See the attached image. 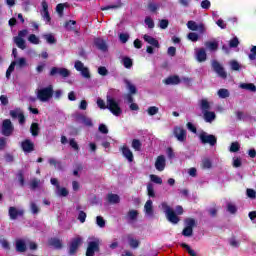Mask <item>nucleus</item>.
Segmentation results:
<instances>
[{
	"instance_id": "obj_1",
	"label": "nucleus",
	"mask_w": 256,
	"mask_h": 256,
	"mask_svg": "<svg viewBox=\"0 0 256 256\" xmlns=\"http://www.w3.org/2000/svg\"><path fill=\"white\" fill-rule=\"evenodd\" d=\"M162 209L166 215V219L173 225H177V223L181 221V218L177 216V213H175V210L170 206H168L166 202L162 203Z\"/></svg>"
},
{
	"instance_id": "obj_2",
	"label": "nucleus",
	"mask_w": 256,
	"mask_h": 256,
	"mask_svg": "<svg viewBox=\"0 0 256 256\" xmlns=\"http://www.w3.org/2000/svg\"><path fill=\"white\" fill-rule=\"evenodd\" d=\"M53 93V85H49L48 87L38 90L37 99L42 101V103H46V101H49V99L53 97Z\"/></svg>"
},
{
	"instance_id": "obj_3",
	"label": "nucleus",
	"mask_w": 256,
	"mask_h": 256,
	"mask_svg": "<svg viewBox=\"0 0 256 256\" xmlns=\"http://www.w3.org/2000/svg\"><path fill=\"white\" fill-rule=\"evenodd\" d=\"M101 251V240L99 238H94V240L88 242L86 248V256H95V253Z\"/></svg>"
},
{
	"instance_id": "obj_4",
	"label": "nucleus",
	"mask_w": 256,
	"mask_h": 256,
	"mask_svg": "<svg viewBox=\"0 0 256 256\" xmlns=\"http://www.w3.org/2000/svg\"><path fill=\"white\" fill-rule=\"evenodd\" d=\"M184 223L186 226L182 230L183 237H193V229L197 227V221L195 218H186Z\"/></svg>"
},
{
	"instance_id": "obj_5",
	"label": "nucleus",
	"mask_w": 256,
	"mask_h": 256,
	"mask_svg": "<svg viewBox=\"0 0 256 256\" xmlns=\"http://www.w3.org/2000/svg\"><path fill=\"white\" fill-rule=\"evenodd\" d=\"M199 139L203 145H210V147H215L217 145V137L213 134H207V132L202 131L199 134Z\"/></svg>"
},
{
	"instance_id": "obj_6",
	"label": "nucleus",
	"mask_w": 256,
	"mask_h": 256,
	"mask_svg": "<svg viewBox=\"0 0 256 256\" xmlns=\"http://www.w3.org/2000/svg\"><path fill=\"white\" fill-rule=\"evenodd\" d=\"M14 131H15V126H13V122H11V119L3 120L2 128H1L2 135H4V137H11Z\"/></svg>"
},
{
	"instance_id": "obj_7",
	"label": "nucleus",
	"mask_w": 256,
	"mask_h": 256,
	"mask_svg": "<svg viewBox=\"0 0 256 256\" xmlns=\"http://www.w3.org/2000/svg\"><path fill=\"white\" fill-rule=\"evenodd\" d=\"M63 77V79H67V77H70L71 71L67 68H59V67H52L49 72L50 77H57V76Z\"/></svg>"
},
{
	"instance_id": "obj_8",
	"label": "nucleus",
	"mask_w": 256,
	"mask_h": 256,
	"mask_svg": "<svg viewBox=\"0 0 256 256\" xmlns=\"http://www.w3.org/2000/svg\"><path fill=\"white\" fill-rule=\"evenodd\" d=\"M107 109L111 111L116 117H119L121 113H123V110H121V107L119 106V103L115 101L113 98L107 99Z\"/></svg>"
},
{
	"instance_id": "obj_9",
	"label": "nucleus",
	"mask_w": 256,
	"mask_h": 256,
	"mask_svg": "<svg viewBox=\"0 0 256 256\" xmlns=\"http://www.w3.org/2000/svg\"><path fill=\"white\" fill-rule=\"evenodd\" d=\"M74 69H76V71H79L84 79H91V72L89 71V68L85 67V64H83L81 60H77L75 62Z\"/></svg>"
},
{
	"instance_id": "obj_10",
	"label": "nucleus",
	"mask_w": 256,
	"mask_h": 256,
	"mask_svg": "<svg viewBox=\"0 0 256 256\" xmlns=\"http://www.w3.org/2000/svg\"><path fill=\"white\" fill-rule=\"evenodd\" d=\"M173 135L176 137L177 141H180V143H185V141H187V130L181 126L174 127Z\"/></svg>"
},
{
	"instance_id": "obj_11",
	"label": "nucleus",
	"mask_w": 256,
	"mask_h": 256,
	"mask_svg": "<svg viewBox=\"0 0 256 256\" xmlns=\"http://www.w3.org/2000/svg\"><path fill=\"white\" fill-rule=\"evenodd\" d=\"M81 243H83V239L81 237L72 239L68 251L69 255H77V251L79 250Z\"/></svg>"
},
{
	"instance_id": "obj_12",
	"label": "nucleus",
	"mask_w": 256,
	"mask_h": 256,
	"mask_svg": "<svg viewBox=\"0 0 256 256\" xmlns=\"http://www.w3.org/2000/svg\"><path fill=\"white\" fill-rule=\"evenodd\" d=\"M212 69L222 79H225L227 77V72L225 71V68L221 66V63H219V61L217 60L212 61Z\"/></svg>"
},
{
	"instance_id": "obj_13",
	"label": "nucleus",
	"mask_w": 256,
	"mask_h": 256,
	"mask_svg": "<svg viewBox=\"0 0 256 256\" xmlns=\"http://www.w3.org/2000/svg\"><path fill=\"white\" fill-rule=\"evenodd\" d=\"M187 27L190 31H198V33H205V24L200 23L197 24V22L190 20L187 22Z\"/></svg>"
},
{
	"instance_id": "obj_14",
	"label": "nucleus",
	"mask_w": 256,
	"mask_h": 256,
	"mask_svg": "<svg viewBox=\"0 0 256 256\" xmlns=\"http://www.w3.org/2000/svg\"><path fill=\"white\" fill-rule=\"evenodd\" d=\"M21 149L25 153H33V151H35V143L30 139H25L21 142Z\"/></svg>"
},
{
	"instance_id": "obj_15",
	"label": "nucleus",
	"mask_w": 256,
	"mask_h": 256,
	"mask_svg": "<svg viewBox=\"0 0 256 256\" xmlns=\"http://www.w3.org/2000/svg\"><path fill=\"white\" fill-rule=\"evenodd\" d=\"M25 212L23 210H18L16 207L11 206L8 210V215L12 221L19 219V217H23Z\"/></svg>"
},
{
	"instance_id": "obj_16",
	"label": "nucleus",
	"mask_w": 256,
	"mask_h": 256,
	"mask_svg": "<svg viewBox=\"0 0 256 256\" xmlns=\"http://www.w3.org/2000/svg\"><path fill=\"white\" fill-rule=\"evenodd\" d=\"M121 151H122L123 157H125L129 161V163H133L134 157L131 149H129L127 145H124L121 147Z\"/></svg>"
},
{
	"instance_id": "obj_17",
	"label": "nucleus",
	"mask_w": 256,
	"mask_h": 256,
	"mask_svg": "<svg viewBox=\"0 0 256 256\" xmlns=\"http://www.w3.org/2000/svg\"><path fill=\"white\" fill-rule=\"evenodd\" d=\"M165 166H166L165 156L163 155L158 156L155 162V168L157 169V171H165Z\"/></svg>"
},
{
	"instance_id": "obj_18",
	"label": "nucleus",
	"mask_w": 256,
	"mask_h": 256,
	"mask_svg": "<svg viewBox=\"0 0 256 256\" xmlns=\"http://www.w3.org/2000/svg\"><path fill=\"white\" fill-rule=\"evenodd\" d=\"M42 11H43V18L46 20L47 23H51V15H49V4L47 1H42Z\"/></svg>"
},
{
	"instance_id": "obj_19",
	"label": "nucleus",
	"mask_w": 256,
	"mask_h": 256,
	"mask_svg": "<svg viewBox=\"0 0 256 256\" xmlns=\"http://www.w3.org/2000/svg\"><path fill=\"white\" fill-rule=\"evenodd\" d=\"M15 249L17 253H25L27 251V244L24 240L18 239L15 243Z\"/></svg>"
},
{
	"instance_id": "obj_20",
	"label": "nucleus",
	"mask_w": 256,
	"mask_h": 256,
	"mask_svg": "<svg viewBox=\"0 0 256 256\" xmlns=\"http://www.w3.org/2000/svg\"><path fill=\"white\" fill-rule=\"evenodd\" d=\"M144 41H146V43H149V45H152V47H155L156 49H159V47H161V45L159 44V40L155 39L152 36L149 35H144L143 36Z\"/></svg>"
},
{
	"instance_id": "obj_21",
	"label": "nucleus",
	"mask_w": 256,
	"mask_h": 256,
	"mask_svg": "<svg viewBox=\"0 0 256 256\" xmlns=\"http://www.w3.org/2000/svg\"><path fill=\"white\" fill-rule=\"evenodd\" d=\"M48 245L55 249H63V242H61L59 238H50L48 240Z\"/></svg>"
},
{
	"instance_id": "obj_22",
	"label": "nucleus",
	"mask_w": 256,
	"mask_h": 256,
	"mask_svg": "<svg viewBox=\"0 0 256 256\" xmlns=\"http://www.w3.org/2000/svg\"><path fill=\"white\" fill-rule=\"evenodd\" d=\"M164 83L165 85H179V83H181V78L177 75L169 76L164 80Z\"/></svg>"
},
{
	"instance_id": "obj_23",
	"label": "nucleus",
	"mask_w": 256,
	"mask_h": 256,
	"mask_svg": "<svg viewBox=\"0 0 256 256\" xmlns=\"http://www.w3.org/2000/svg\"><path fill=\"white\" fill-rule=\"evenodd\" d=\"M196 59L199 63H203V62L207 61V52L205 51L204 48H200L196 52Z\"/></svg>"
},
{
	"instance_id": "obj_24",
	"label": "nucleus",
	"mask_w": 256,
	"mask_h": 256,
	"mask_svg": "<svg viewBox=\"0 0 256 256\" xmlns=\"http://www.w3.org/2000/svg\"><path fill=\"white\" fill-rule=\"evenodd\" d=\"M144 211L148 217H153L154 211H153V201L148 200L144 205Z\"/></svg>"
},
{
	"instance_id": "obj_25",
	"label": "nucleus",
	"mask_w": 256,
	"mask_h": 256,
	"mask_svg": "<svg viewBox=\"0 0 256 256\" xmlns=\"http://www.w3.org/2000/svg\"><path fill=\"white\" fill-rule=\"evenodd\" d=\"M108 203L111 205H117V203H121V198L117 194L109 193L107 195Z\"/></svg>"
},
{
	"instance_id": "obj_26",
	"label": "nucleus",
	"mask_w": 256,
	"mask_h": 256,
	"mask_svg": "<svg viewBox=\"0 0 256 256\" xmlns=\"http://www.w3.org/2000/svg\"><path fill=\"white\" fill-rule=\"evenodd\" d=\"M39 131H41V128H39V123L33 122L30 126V133L32 137H38Z\"/></svg>"
},
{
	"instance_id": "obj_27",
	"label": "nucleus",
	"mask_w": 256,
	"mask_h": 256,
	"mask_svg": "<svg viewBox=\"0 0 256 256\" xmlns=\"http://www.w3.org/2000/svg\"><path fill=\"white\" fill-rule=\"evenodd\" d=\"M124 83L129 91V95H136L137 93V87L131 83V81L125 79Z\"/></svg>"
},
{
	"instance_id": "obj_28",
	"label": "nucleus",
	"mask_w": 256,
	"mask_h": 256,
	"mask_svg": "<svg viewBox=\"0 0 256 256\" xmlns=\"http://www.w3.org/2000/svg\"><path fill=\"white\" fill-rule=\"evenodd\" d=\"M94 45L97 49H100V51H107V43H105L104 40H101V38L95 39Z\"/></svg>"
},
{
	"instance_id": "obj_29",
	"label": "nucleus",
	"mask_w": 256,
	"mask_h": 256,
	"mask_svg": "<svg viewBox=\"0 0 256 256\" xmlns=\"http://www.w3.org/2000/svg\"><path fill=\"white\" fill-rule=\"evenodd\" d=\"M137 217H139V211L137 210H129L126 215L128 221H137Z\"/></svg>"
},
{
	"instance_id": "obj_30",
	"label": "nucleus",
	"mask_w": 256,
	"mask_h": 256,
	"mask_svg": "<svg viewBox=\"0 0 256 256\" xmlns=\"http://www.w3.org/2000/svg\"><path fill=\"white\" fill-rule=\"evenodd\" d=\"M240 89H245L251 93H256V86L253 83H242L240 84Z\"/></svg>"
},
{
	"instance_id": "obj_31",
	"label": "nucleus",
	"mask_w": 256,
	"mask_h": 256,
	"mask_svg": "<svg viewBox=\"0 0 256 256\" xmlns=\"http://www.w3.org/2000/svg\"><path fill=\"white\" fill-rule=\"evenodd\" d=\"M78 119L82 121V123L85 124L86 127H93V120H91V118L81 114L78 116Z\"/></svg>"
},
{
	"instance_id": "obj_32",
	"label": "nucleus",
	"mask_w": 256,
	"mask_h": 256,
	"mask_svg": "<svg viewBox=\"0 0 256 256\" xmlns=\"http://www.w3.org/2000/svg\"><path fill=\"white\" fill-rule=\"evenodd\" d=\"M204 119L206 121V123H212V121H215V112H211V111H207V112H204Z\"/></svg>"
},
{
	"instance_id": "obj_33",
	"label": "nucleus",
	"mask_w": 256,
	"mask_h": 256,
	"mask_svg": "<svg viewBox=\"0 0 256 256\" xmlns=\"http://www.w3.org/2000/svg\"><path fill=\"white\" fill-rule=\"evenodd\" d=\"M205 47L210 51H217V49H219V43L215 41H207L205 42Z\"/></svg>"
},
{
	"instance_id": "obj_34",
	"label": "nucleus",
	"mask_w": 256,
	"mask_h": 256,
	"mask_svg": "<svg viewBox=\"0 0 256 256\" xmlns=\"http://www.w3.org/2000/svg\"><path fill=\"white\" fill-rule=\"evenodd\" d=\"M200 108L203 113H206L207 111H209V109H211V105L209 104V101H207V99H202L200 101Z\"/></svg>"
},
{
	"instance_id": "obj_35",
	"label": "nucleus",
	"mask_w": 256,
	"mask_h": 256,
	"mask_svg": "<svg viewBox=\"0 0 256 256\" xmlns=\"http://www.w3.org/2000/svg\"><path fill=\"white\" fill-rule=\"evenodd\" d=\"M14 43L17 45V47L19 48V49H26V45H25V40L23 39V38H21V37H15L14 38Z\"/></svg>"
},
{
	"instance_id": "obj_36",
	"label": "nucleus",
	"mask_w": 256,
	"mask_h": 256,
	"mask_svg": "<svg viewBox=\"0 0 256 256\" xmlns=\"http://www.w3.org/2000/svg\"><path fill=\"white\" fill-rule=\"evenodd\" d=\"M75 25H77V21H75V20H69V21L65 22L64 27H65L68 31H75Z\"/></svg>"
},
{
	"instance_id": "obj_37",
	"label": "nucleus",
	"mask_w": 256,
	"mask_h": 256,
	"mask_svg": "<svg viewBox=\"0 0 256 256\" xmlns=\"http://www.w3.org/2000/svg\"><path fill=\"white\" fill-rule=\"evenodd\" d=\"M122 63L124 65L125 69H131V67H133V60L127 56H125L122 59Z\"/></svg>"
},
{
	"instance_id": "obj_38",
	"label": "nucleus",
	"mask_w": 256,
	"mask_h": 256,
	"mask_svg": "<svg viewBox=\"0 0 256 256\" xmlns=\"http://www.w3.org/2000/svg\"><path fill=\"white\" fill-rule=\"evenodd\" d=\"M180 247H182V249H186L187 253L190 256H197V253H195V250L191 249V246H189L187 243H181Z\"/></svg>"
},
{
	"instance_id": "obj_39",
	"label": "nucleus",
	"mask_w": 256,
	"mask_h": 256,
	"mask_svg": "<svg viewBox=\"0 0 256 256\" xmlns=\"http://www.w3.org/2000/svg\"><path fill=\"white\" fill-rule=\"evenodd\" d=\"M229 95H230L229 90L225 88H221L218 90V96L220 97V99H227Z\"/></svg>"
},
{
	"instance_id": "obj_40",
	"label": "nucleus",
	"mask_w": 256,
	"mask_h": 256,
	"mask_svg": "<svg viewBox=\"0 0 256 256\" xmlns=\"http://www.w3.org/2000/svg\"><path fill=\"white\" fill-rule=\"evenodd\" d=\"M44 39L47 41V43H49V45L57 43V39L55 36H53V34H45Z\"/></svg>"
},
{
	"instance_id": "obj_41",
	"label": "nucleus",
	"mask_w": 256,
	"mask_h": 256,
	"mask_svg": "<svg viewBox=\"0 0 256 256\" xmlns=\"http://www.w3.org/2000/svg\"><path fill=\"white\" fill-rule=\"evenodd\" d=\"M142 146H143V144H141V141L139 139H133L132 140V148L135 151H141Z\"/></svg>"
},
{
	"instance_id": "obj_42",
	"label": "nucleus",
	"mask_w": 256,
	"mask_h": 256,
	"mask_svg": "<svg viewBox=\"0 0 256 256\" xmlns=\"http://www.w3.org/2000/svg\"><path fill=\"white\" fill-rule=\"evenodd\" d=\"M241 149V145H239V142H232L230 145V153H237Z\"/></svg>"
},
{
	"instance_id": "obj_43",
	"label": "nucleus",
	"mask_w": 256,
	"mask_h": 256,
	"mask_svg": "<svg viewBox=\"0 0 256 256\" xmlns=\"http://www.w3.org/2000/svg\"><path fill=\"white\" fill-rule=\"evenodd\" d=\"M28 41H29V43H32L33 45H39V43H40L39 37H37V35H35V34H30L28 37Z\"/></svg>"
},
{
	"instance_id": "obj_44",
	"label": "nucleus",
	"mask_w": 256,
	"mask_h": 256,
	"mask_svg": "<svg viewBox=\"0 0 256 256\" xmlns=\"http://www.w3.org/2000/svg\"><path fill=\"white\" fill-rule=\"evenodd\" d=\"M189 41H192L193 43H197V41H199V34L195 33V32H190L187 35Z\"/></svg>"
},
{
	"instance_id": "obj_45",
	"label": "nucleus",
	"mask_w": 256,
	"mask_h": 256,
	"mask_svg": "<svg viewBox=\"0 0 256 256\" xmlns=\"http://www.w3.org/2000/svg\"><path fill=\"white\" fill-rule=\"evenodd\" d=\"M150 179H151L152 183H156L157 185L163 184V179H161V177H159L155 174L150 175Z\"/></svg>"
},
{
	"instance_id": "obj_46",
	"label": "nucleus",
	"mask_w": 256,
	"mask_h": 256,
	"mask_svg": "<svg viewBox=\"0 0 256 256\" xmlns=\"http://www.w3.org/2000/svg\"><path fill=\"white\" fill-rule=\"evenodd\" d=\"M23 113L20 108H16L15 110H10V117L12 119H18L19 115Z\"/></svg>"
},
{
	"instance_id": "obj_47",
	"label": "nucleus",
	"mask_w": 256,
	"mask_h": 256,
	"mask_svg": "<svg viewBox=\"0 0 256 256\" xmlns=\"http://www.w3.org/2000/svg\"><path fill=\"white\" fill-rule=\"evenodd\" d=\"M141 242L135 238H129V245L132 249H137Z\"/></svg>"
},
{
	"instance_id": "obj_48",
	"label": "nucleus",
	"mask_w": 256,
	"mask_h": 256,
	"mask_svg": "<svg viewBox=\"0 0 256 256\" xmlns=\"http://www.w3.org/2000/svg\"><path fill=\"white\" fill-rule=\"evenodd\" d=\"M147 113H148V115L153 117V115H157V113H159V108L157 106H150L147 109Z\"/></svg>"
},
{
	"instance_id": "obj_49",
	"label": "nucleus",
	"mask_w": 256,
	"mask_h": 256,
	"mask_svg": "<svg viewBox=\"0 0 256 256\" xmlns=\"http://www.w3.org/2000/svg\"><path fill=\"white\" fill-rule=\"evenodd\" d=\"M39 183H41V180L37 178H33L30 182V188L35 191L39 187Z\"/></svg>"
},
{
	"instance_id": "obj_50",
	"label": "nucleus",
	"mask_w": 256,
	"mask_h": 256,
	"mask_svg": "<svg viewBox=\"0 0 256 256\" xmlns=\"http://www.w3.org/2000/svg\"><path fill=\"white\" fill-rule=\"evenodd\" d=\"M230 67L232 71H239V69H241V64H239L237 60H232L230 61Z\"/></svg>"
},
{
	"instance_id": "obj_51",
	"label": "nucleus",
	"mask_w": 256,
	"mask_h": 256,
	"mask_svg": "<svg viewBox=\"0 0 256 256\" xmlns=\"http://www.w3.org/2000/svg\"><path fill=\"white\" fill-rule=\"evenodd\" d=\"M58 195L59 197H67L69 195V190L67 188L59 186Z\"/></svg>"
},
{
	"instance_id": "obj_52",
	"label": "nucleus",
	"mask_w": 256,
	"mask_h": 256,
	"mask_svg": "<svg viewBox=\"0 0 256 256\" xmlns=\"http://www.w3.org/2000/svg\"><path fill=\"white\" fill-rule=\"evenodd\" d=\"M0 245L2 249H5V251H10L11 250V245L9 244V241L6 239L0 240Z\"/></svg>"
},
{
	"instance_id": "obj_53",
	"label": "nucleus",
	"mask_w": 256,
	"mask_h": 256,
	"mask_svg": "<svg viewBox=\"0 0 256 256\" xmlns=\"http://www.w3.org/2000/svg\"><path fill=\"white\" fill-rule=\"evenodd\" d=\"M98 74L101 75L102 77H107L109 75V70L105 66H100L98 68Z\"/></svg>"
},
{
	"instance_id": "obj_54",
	"label": "nucleus",
	"mask_w": 256,
	"mask_h": 256,
	"mask_svg": "<svg viewBox=\"0 0 256 256\" xmlns=\"http://www.w3.org/2000/svg\"><path fill=\"white\" fill-rule=\"evenodd\" d=\"M246 195L249 199H256V191L253 190L252 188L246 189Z\"/></svg>"
},
{
	"instance_id": "obj_55",
	"label": "nucleus",
	"mask_w": 256,
	"mask_h": 256,
	"mask_svg": "<svg viewBox=\"0 0 256 256\" xmlns=\"http://www.w3.org/2000/svg\"><path fill=\"white\" fill-rule=\"evenodd\" d=\"M229 47H231L232 49L239 47V38L234 37L233 39H231L229 42Z\"/></svg>"
},
{
	"instance_id": "obj_56",
	"label": "nucleus",
	"mask_w": 256,
	"mask_h": 256,
	"mask_svg": "<svg viewBox=\"0 0 256 256\" xmlns=\"http://www.w3.org/2000/svg\"><path fill=\"white\" fill-rule=\"evenodd\" d=\"M248 58L250 61H255L256 60V46H252L250 49V54L248 55Z\"/></svg>"
},
{
	"instance_id": "obj_57",
	"label": "nucleus",
	"mask_w": 256,
	"mask_h": 256,
	"mask_svg": "<svg viewBox=\"0 0 256 256\" xmlns=\"http://www.w3.org/2000/svg\"><path fill=\"white\" fill-rule=\"evenodd\" d=\"M147 193H148V196L152 198L155 197V188H153V185L151 183L147 185Z\"/></svg>"
},
{
	"instance_id": "obj_58",
	"label": "nucleus",
	"mask_w": 256,
	"mask_h": 256,
	"mask_svg": "<svg viewBox=\"0 0 256 256\" xmlns=\"http://www.w3.org/2000/svg\"><path fill=\"white\" fill-rule=\"evenodd\" d=\"M96 225H98V227L103 229V227H105V219H103L102 216H97L96 217Z\"/></svg>"
},
{
	"instance_id": "obj_59",
	"label": "nucleus",
	"mask_w": 256,
	"mask_h": 256,
	"mask_svg": "<svg viewBox=\"0 0 256 256\" xmlns=\"http://www.w3.org/2000/svg\"><path fill=\"white\" fill-rule=\"evenodd\" d=\"M86 219H87V213L81 210L78 214V221H80V223H85Z\"/></svg>"
},
{
	"instance_id": "obj_60",
	"label": "nucleus",
	"mask_w": 256,
	"mask_h": 256,
	"mask_svg": "<svg viewBox=\"0 0 256 256\" xmlns=\"http://www.w3.org/2000/svg\"><path fill=\"white\" fill-rule=\"evenodd\" d=\"M144 21L149 29H153L155 27V22L153 21V19H151V17H146Z\"/></svg>"
},
{
	"instance_id": "obj_61",
	"label": "nucleus",
	"mask_w": 256,
	"mask_h": 256,
	"mask_svg": "<svg viewBox=\"0 0 256 256\" xmlns=\"http://www.w3.org/2000/svg\"><path fill=\"white\" fill-rule=\"evenodd\" d=\"M202 167H203V169H211V167H213V164L211 163V160L204 159L202 161Z\"/></svg>"
},
{
	"instance_id": "obj_62",
	"label": "nucleus",
	"mask_w": 256,
	"mask_h": 256,
	"mask_svg": "<svg viewBox=\"0 0 256 256\" xmlns=\"http://www.w3.org/2000/svg\"><path fill=\"white\" fill-rule=\"evenodd\" d=\"M227 211L231 213V215H235V213H237V206L229 203L227 205Z\"/></svg>"
},
{
	"instance_id": "obj_63",
	"label": "nucleus",
	"mask_w": 256,
	"mask_h": 256,
	"mask_svg": "<svg viewBox=\"0 0 256 256\" xmlns=\"http://www.w3.org/2000/svg\"><path fill=\"white\" fill-rule=\"evenodd\" d=\"M148 9H149V11H151V13H155L157 11V9H159V6L156 3L150 2L148 4Z\"/></svg>"
},
{
	"instance_id": "obj_64",
	"label": "nucleus",
	"mask_w": 256,
	"mask_h": 256,
	"mask_svg": "<svg viewBox=\"0 0 256 256\" xmlns=\"http://www.w3.org/2000/svg\"><path fill=\"white\" fill-rule=\"evenodd\" d=\"M69 145L74 151H79V144H77V141H75L74 138L70 139Z\"/></svg>"
}]
</instances>
